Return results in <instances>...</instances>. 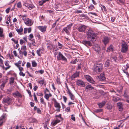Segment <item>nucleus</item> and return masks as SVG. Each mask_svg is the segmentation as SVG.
Returning <instances> with one entry per match:
<instances>
[{
  "label": "nucleus",
  "mask_w": 129,
  "mask_h": 129,
  "mask_svg": "<svg viewBox=\"0 0 129 129\" xmlns=\"http://www.w3.org/2000/svg\"><path fill=\"white\" fill-rule=\"evenodd\" d=\"M87 38L90 40L92 42L95 41L96 40V34L93 32L91 29L88 30L86 31Z\"/></svg>",
  "instance_id": "nucleus-1"
},
{
  "label": "nucleus",
  "mask_w": 129,
  "mask_h": 129,
  "mask_svg": "<svg viewBox=\"0 0 129 129\" xmlns=\"http://www.w3.org/2000/svg\"><path fill=\"white\" fill-rule=\"evenodd\" d=\"M103 64L102 63L97 64L94 66L95 72L97 73L101 72L103 69Z\"/></svg>",
  "instance_id": "nucleus-2"
},
{
  "label": "nucleus",
  "mask_w": 129,
  "mask_h": 129,
  "mask_svg": "<svg viewBox=\"0 0 129 129\" xmlns=\"http://www.w3.org/2000/svg\"><path fill=\"white\" fill-rule=\"evenodd\" d=\"M3 102L8 105L11 104L13 102V99L8 96H6L3 99Z\"/></svg>",
  "instance_id": "nucleus-3"
},
{
  "label": "nucleus",
  "mask_w": 129,
  "mask_h": 129,
  "mask_svg": "<svg viewBox=\"0 0 129 129\" xmlns=\"http://www.w3.org/2000/svg\"><path fill=\"white\" fill-rule=\"evenodd\" d=\"M23 5L27 7L29 10H31L35 7L34 5L30 0H28L26 1L23 4Z\"/></svg>",
  "instance_id": "nucleus-4"
},
{
  "label": "nucleus",
  "mask_w": 129,
  "mask_h": 129,
  "mask_svg": "<svg viewBox=\"0 0 129 129\" xmlns=\"http://www.w3.org/2000/svg\"><path fill=\"white\" fill-rule=\"evenodd\" d=\"M121 46H122V48L121 51L122 52L125 53L127 51L128 47L126 42H123Z\"/></svg>",
  "instance_id": "nucleus-5"
},
{
  "label": "nucleus",
  "mask_w": 129,
  "mask_h": 129,
  "mask_svg": "<svg viewBox=\"0 0 129 129\" xmlns=\"http://www.w3.org/2000/svg\"><path fill=\"white\" fill-rule=\"evenodd\" d=\"M25 23L28 26H30L32 25L33 23V22L29 18H25L22 19Z\"/></svg>",
  "instance_id": "nucleus-6"
},
{
  "label": "nucleus",
  "mask_w": 129,
  "mask_h": 129,
  "mask_svg": "<svg viewBox=\"0 0 129 129\" xmlns=\"http://www.w3.org/2000/svg\"><path fill=\"white\" fill-rule=\"evenodd\" d=\"M57 60H62L65 61H67V58L60 52H59L58 54L57 57Z\"/></svg>",
  "instance_id": "nucleus-7"
},
{
  "label": "nucleus",
  "mask_w": 129,
  "mask_h": 129,
  "mask_svg": "<svg viewBox=\"0 0 129 129\" xmlns=\"http://www.w3.org/2000/svg\"><path fill=\"white\" fill-rule=\"evenodd\" d=\"M72 24L71 23L67 25L66 27L63 28V30L68 35H69L71 29Z\"/></svg>",
  "instance_id": "nucleus-8"
},
{
  "label": "nucleus",
  "mask_w": 129,
  "mask_h": 129,
  "mask_svg": "<svg viewBox=\"0 0 129 129\" xmlns=\"http://www.w3.org/2000/svg\"><path fill=\"white\" fill-rule=\"evenodd\" d=\"M54 106L57 108L56 111L57 112H59L60 111V109L61 108V106L59 103L57 102V101L55 99L54 100Z\"/></svg>",
  "instance_id": "nucleus-9"
},
{
  "label": "nucleus",
  "mask_w": 129,
  "mask_h": 129,
  "mask_svg": "<svg viewBox=\"0 0 129 129\" xmlns=\"http://www.w3.org/2000/svg\"><path fill=\"white\" fill-rule=\"evenodd\" d=\"M76 84L77 85L81 87H84L85 86V82L80 80H77L76 81Z\"/></svg>",
  "instance_id": "nucleus-10"
},
{
  "label": "nucleus",
  "mask_w": 129,
  "mask_h": 129,
  "mask_svg": "<svg viewBox=\"0 0 129 129\" xmlns=\"http://www.w3.org/2000/svg\"><path fill=\"white\" fill-rule=\"evenodd\" d=\"M85 78L87 81L90 83L93 84L95 83L96 82L94 81L92 78L89 76L86 75L85 76Z\"/></svg>",
  "instance_id": "nucleus-11"
},
{
  "label": "nucleus",
  "mask_w": 129,
  "mask_h": 129,
  "mask_svg": "<svg viewBox=\"0 0 129 129\" xmlns=\"http://www.w3.org/2000/svg\"><path fill=\"white\" fill-rule=\"evenodd\" d=\"M81 43L87 47L88 46H91L92 45V43L90 41H89L84 40L82 41Z\"/></svg>",
  "instance_id": "nucleus-12"
},
{
  "label": "nucleus",
  "mask_w": 129,
  "mask_h": 129,
  "mask_svg": "<svg viewBox=\"0 0 129 129\" xmlns=\"http://www.w3.org/2000/svg\"><path fill=\"white\" fill-rule=\"evenodd\" d=\"M86 26L84 25L80 26L78 27V29L79 32H83L85 31Z\"/></svg>",
  "instance_id": "nucleus-13"
},
{
  "label": "nucleus",
  "mask_w": 129,
  "mask_h": 129,
  "mask_svg": "<svg viewBox=\"0 0 129 129\" xmlns=\"http://www.w3.org/2000/svg\"><path fill=\"white\" fill-rule=\"evenodd\" d=\"M128 64L124 66H123V72L125 73L127 75H128V74L127 71V69L128 68H129V66L128 65Z\"/></svg>",
  "instance_id": "nucleus-14"
},
{
  "label": "nucleus",
  "mask_w": 129,
  "mask_h": 129,
  "mask_svg": "<svg viewBox=\"0 0 129 129\" xmlns=\"http://www.w3.org/2000/svg\"><path fill=\"white\" fill-rule=\"evenodd\" d=\"M97 77L99 78V80L101 81H104L106 79L104 75L102 73H101L100 76H98Z\"/></svg>",
  "instance_id": "nucleus-15"
},
{
  "label": "nucleus",
  "mask_w": 129,
  "mask_h": 129,
  "mask_svg": "<svg viewBox=\"0 0 129 129\" xmlns=\"http://www.w3.org/2000/svg\"><path fill=\"white\" fill-rule=\"evenodd\" d=\"M117 106L119 111H122L123 110V104L121 102L118 103H117Z\"/></svg>",
  "instance_id": "nucleus-16"
},
{
  "label": "nucleus",
  "mask_w": 129,
  "mask_h": 129,
  "mask_svg": "<svg viewBox=\"0 0 129 129\" xmlns=\"http://www.w3.org/2000/svg\"><path fill=\"white\" fill-rule=\"evenodd\" d=\"M37 28L39 29L41 32L43 33H45L46 31V29L47 27L46 26H39L37 27Z\"/></svg>",
  "instance_id": "nucleus-17"
},
{
  "label": "nucleus",
  "mask_w": 129,
  "mask_h": 129,
  "mask_svg": "<svg viewBox=\"0 0 129 129\" xmlns=\"http://www.w3.org/2000/svg\"><path fill=\"white\" fill-rule=\"evenodd\" d=\"M56 119L54 121L52 122V124L53 126H55L57 123L59 122L61 120L57 118H56Z\"/></svg>",
  "instance_id": "nucleus-18"
},
{
  "label": "nucleus",
  "mask_w": 129,
  "mask_h": 129,
  "mask_svg": "<svg viewBox=\"0 0 129 129\" xmlns=\"http://www.w3.org/2000/svg\"><path fill=\"white\" fill-rule=\"evenodd\" d=\"M94 49L96 52L99 53L100 49L99 46L98 45H96L94 48Z\"/></svg>",
  "instance_id": "nucleus-19"
},
{
  "label": "nucleus",
  "mask_w": 129,
  "mask_h": 129,
  "mask_svg": "<svg viewBox=\"0 0 129 129\" xmlns=\"http://www.w3.org/2000/svg\"><path fill=\"white\" fill-rule=\"evenodd\" d=\"M109 39L108 37H105L104 38L103 41L104 44L106 45L109 42Z\"/></svg>",
  "instance_id": "nucleus-20"
},
{
  "label": "nucleus",
  "mask_w": 129,
  "mask_h": 129,
  "mask_svg": "<svg viewBox=\"0 0 129 129\" xmlns=\"http://www.w3.org/2000/svg\"><path fill=\"white\" fill-rule=\"evenodd\" d=\"M106 103V102L104 101L100 103H99L98 104V105L99 107L100 108H101L104 106Z\"/></svg>",
  "instance_id": "nucleus-21"
},
{
  "label": "nucleus",
  "mask_w": 129,
  "mask_h": 129,
  "mask_svg": "<svg viewBox=\"0 0 129 129\" xmlns=\"http://www.w3.org/2000/svg\"><path fill=\"white\" fill-rule=\"evenodd\" d=\"M52 96L51 94L49 93V94H45L44 96V98L46 99L47 101L49 100V97H51Z\"/></svg>",
  "instance_id": "nucleus-22"
},
{
  "label": "nucleus",
  "mask_w": 129,
  "mask_h": 129,
  "mask_svg": "<svg viewBox=\"0 0 129 129\" xmlns=\"http://www.w3.org/2000/svg\"><path fill=\"white\" fill-rule=\"evenodd\" d=\"M67 93L69 94L71 99L72 100H74L75 99V96L71 91H69V92H67Z\"/></svg>",
  "instance_id": "nucleus-23"
},
{
  "label": "nucleus",
  "mask_w": 129,
  "mask_h": 129,
  "mask_svg": "<svg viewBox=\"0 0 129 129\" xmlns=\"http://www.w3.org/2000/svg\"><path fill=\"white\" fill-rule=\"evenodd\" d=\"M14 95H15L16 96H18L19 97L21 98L22 97V95L18 91H16L15 92L13 93Z\"/></svg>",
  "instance_id": "nucleus-24"
},
{
  "label": "nucleus",
  "mask_w": 129,
  "mask_h": 129,
  "mask_svg": "<svg viewBox=\"0 0 129 129\" xmlns=\"http://www.w3.org/2000/svg\"><path fill=\"white\" fill-rule=\"evenodd\" d=\"M94 88L90 85H88L85 87V90L86 91H88V89L92 90L94 89Z\"/></svg>",
  "instance_id": "nucleus-25"
},
{
  "label": "nucleus",
  "mask_w": 129,
  "mask_h": 129,
  "mask_svg": "<svg viewBox=\"0 0 129 129\" xmlns=\"http://www.w3.org/2000/svg\"><path fill=\"white\" fill-rule=\"evenodd\" d=\"M7 82V79H6L5 81H3L2 82V84L1 85V89H3L5 87L6 83Z\"/></svg>",
  "instance_id": "nucleus-26"
},
{
  "label": "nucleus",
  "mask_w": 129,
  "mask_h": 129,
  "mask_svg": "<svg viewBox=\"0 0 129 129\" xmlns=\"http://www.w3.org/2000/svg\"><path fill=\"white\" fill-rule=\"evenodd\" d=\"M79 76V74L78 73H75L73 74L72 75L71 77V78L72 79L75 78Z\"/></svg>",
  "instance_id": "nucleus-27"
},
{
  "label": "nucleus",
  "mask_w": 129,
  "mask_h": 129,
  "mask_svg": "<svg viewBox=\"0 0 129 129\" xmlns=\"http://www.w3.org/2000/svg\"><path fill=\"white\" fill-rule=\"evenodd\" d=\"M16 31L18 33V34L20 35H21V32H22L23 31V29L22 27L21 26L19 29H16Z\"/></svg>",
  "instance_id": "nucleus-28"
},
{
  "label": "nucleus",
  "mask_w": 129,
  "mask_h": 129,
  "mask_svg": "<svg viewBox=\"0 0 129 129\" xmlns=\"http://www.w3.org/2000/svg\"><path fill=\"white\" fill-rule=\"evenodd\" d=\"M110 62L111 61L110 60H108L107 61L105 64V67H108L110 65Z\"/></svg>",
  "instance_id": "nucleus-29"
},
{
  "label": "nucleus",
  "mask_w": 129,
  "mask_h": 129,
  "mask_svg": "<svg viewBox=\"0 0 129 129\" xmlns=\"http://www.w3.org/2000/svg\"><path fill=\"white\" fill-rule=\"evenodd\" d=\"M119 98L116 96H113L112 99V100L114 102H116L119 101L120 100Z\"/></svg>",
  "instance_id": "nucleus-30"
},
{
  "label": "nucleus",
  "mask_w": 129,
  "mask_h": 129,
  "mask_svg": "<svg viewBox=\"0 0 129 129\" xmlns=\"http://www.w3.org/2000/svg\"><path fill=\"white\" fill-rule=\"evenodd\" d=\"M0 66L2 67L3 69H4L5 68L4 66L3 61L1 58H0Z\"/></svg>",
  "instance_id": "nucleus-31"
},
{
  "label": "nucleus",
  "mask_w": 129,
  "mask_h": 129,
  "mask_svg": "<svg viewBox=\"0 0 129 129\" xmlns=\"http://www.w3.org/2000/svg\"><path fill=\"white\" fill-rule=\"evenodd\" d=\"M3 29L2 28L0 27V37H3L4 36L3 34Z\"/></svg>",
  "instance_id": "nucleus-32"
},
{
  "label": "nucleus",
  "mask_w": 129,
  "mask_h": 129,
  "mask_svg": "<svg viewBox=\"0 0 129 129\" xmlns=\"http://www.w3.org/2000/svg\"><path fill=\"white\" fill-rule=\"evenodd\" d=\"M10 80L9 82V83L11 85L12 84H13L14 82V78L13 77H11L10 78Z\"/></svg>",
  "instance_id": "nucleus-33"
},
{
  "label": "nucleus",
  "mask_w": 129,
  "mask_h": 129,
  "mask_svg": "<svg viewBox=\"0 0 129 129\" xmlns=\"http://www.w3.org/2000/svg\"><path fill=\"white\" fill-rule=\"evenodd\" d=\"M40 102L41 103L45 105H46V102L44 101V99L43 98H41L40 99Z\"/></svg>",
  "instance_id": "nucleus-34"
},
{
  "label": "nucleus",
  "mask_w": 129,
  "mask_h": 129,
  "mask_svg": "<svg viewBox=\"0 0 129 129\" xmlns=\"http://www.w3.org/2000/svg\"><path fill=\"white\" fill-rule=\"evenodd\" d=\"M31 62L32 67H35L37 66V64L35 61H32Z\"/></svg>",
  "instance_id": "nucleus-35"
},
{
  "label": "nucleus",
  "mask_w": 129,
  "mask_h": 129,
  "mask_svg": "<svg viewBox=\"0 0 129 129\" xmlns=\"http://www.w3.org/2000/svg\"><path fill=\"white\" fill-rule=\"evenodd\" d=\"M53 45L52 44H49L47 46L48 48L50 50L52 49L53 47Z\"/></svg>",
  "instance_id": "nucleus-36"
},
{
  "label": "nucleus",
  "mask_w": 129,
  "mask_h": 129,
  "mask_svg": "<svg viewBox=\"0 0 129 129\" xmlns=\"http://www.w3.org/2000/svg\"><path fill=\"white\" fill-rule=\"evenodd\" d=\"M108 49L110 51H113V45H111L108 48Z\"/></svg>",
  "instance_id": "nucleus-37"
},
{
  "label": "nucleus",
  "mask_w": 129,
  "mask_h": 129,
  "mask_svg": "<svg viewBox=\"0 0 129 129\" xmlns=\"http://www.w3.org/2000/svg\"><path fill=\"white\" fill-rule=\"evenodd\" d=\"M38 82L39 83L41 84V86H42L43 84L45 85L44 84V80H40Z\"/></svg>",
  "instance_id": "nucleus-38"
},
{
  "label": "nucleus",
  "mask_w": 129,
  "mask_h": 129,
  "mask_svg": "<svg viewBox=\"0 0 129 129\" xmlns=\"http://www.w3.org/2000/svg\"><path fill=\"white\" fill-rule=\"evenodd\" d=\"M89 9L90 10H92L93 9H94V7L93 5L91 4L90 5L89 8Z\"/></svg>",
  "instance_id": "nucleus-39"
},
{
  "label": "nucleus",
  "mask_w": 129,
  "mask_h": 129,
  "mask_svg": "<svg viewBox=\"0 0 129 129\" xmlns=\"http://www.w3.org/2000/svg\"><path fill=\"white\" fill-rule=\"evenodd\" d=\"M55 116L56 117H58L59 118V119L61 121L63 120V119L61 117V114H60L58 115H56Z\"/></svg>",
  "instance_id": "nucleus-40"
},
{
  "label": "nucleus",
  "mask_w": 129,
  "mask_h": 129,
  "mask_svg": "<svg viewBox=\"0 0 129 129\" xmlns=\"http://www.w3.org/2000/svg\"><path fill=\"white\" fill-rule=\"evenodd\" d=\"M22 62L21 61L19 60L18 61L17 63H16L14 64L17 67V65L18 66H21L20 64Z\"/></svg>",
  "instance_id": "nucleus-41"
},
{
  "label": "nucleus",
  "mask_w": 129,
  "mask_h": 129,
  "mask_svg": "<svg viewBox=\"0 0 129 129\" xmlns=\"http://www.w3.org/2000/svg\"><path fill=\"white\" fill-rule=\"evenodd\" d=\"M17 67L19 68V71H20L23 70V68L22 67H21V66H18L17 65Z\"/></svg>",
  "instance_id": "nucleus-42"
},
{
  "label": "nucleus",
  "mask_w": 129,
  "mask_h": 129,
  "mask_svg": "<svg viewBox=\"0 0 129 129\" xmlns=\"http://www.w3.org/2000/svg\"><path fill=\"white\" fill-rule=\"evenodd\" d=\"M5 114H3L0 117V121H2L3 119L5 118Z\"/></svg>",
  "instance_id": "nucleus-43"
},
{
  "label": "nucleus",
  "mask_w": 129,
  "mask_h": 129,
  "mask_svg": "<svg viewBox=\"0 0 129 129\" xmlns=\"http://www.w3.org/2000/svg\"><path fill=\"white\" fill-rule=\"evenodd\" d=\"M74 115H71V119L74 121H75V117L74 116Z\"/></svg>",
  "instance_id": "nucleus-44"
},
{
  "label": "nucleus",
  "mask_w": 129,
  "mask_h": 129,
  "mask_svg": "<svg viewBox=\"0 0 129 129\" xmlns=\"http://www.w3.org/2000/svg\"><path fill=\"white\" fill-rule=\"evenodd\" d=\"M17 7L18 8H20L21 7V3L20 2H19L17 4Z\"/></svg>",
  "instance_id": "nucleus-45"
},
{
  "label": "nucleus",
  "mask_w": 129,
  "mask_h": 129,
  "mask_svg": "<svg viewBox=\"0 0 129 129\" xmlns=\"http://www.w3.org/2000/svg\"><path fill=\"white\" fill-rule=\"evenodd\" d=\"M123 96L125 98H129V96L128 95H127V94L126 93V92L125 91V92L124 93Z\"/></svg>",
  "instance_id": "nucleus-46"
},
{
  "label": "nucleus",
  "mask_w": 129,
  "mask_h": 129,
  "mask_svg": "<svg viewBox=\"0 0 129 129\" xmlns=\"http://www.w3.org/2000/svg\"><path fill=\"white\" fill-rule=\"evenodd\" d=\"M21 49L23 51H26L27 49L26 46H22Z\"/></svg>",
  "instance_id": "nucleus-47"
},
{
  "label": "nucleus",
  "mask_w": 129,
  "mask_h": 129,
  "mask_svg": "<svg viewBox=\"0 0 129 129\" xmlns=\"http://www.w3.org/2000/svg\"><path fill=\"white\" fill-rule=\"evenodd\" d=\"M70 107H68L65 110V111L67 112H70Z\"/></svg>",
  "instance_id": "nucleus-48"
},
{
  "label": "nucleus",
  "mask_w": 129,
  "mask_h": 129,
  "mask_svg": "<svg viewBox=\"0 0 129 129\" xmlns=\"http://www.w3.org/2000/svg\"><path fill=\"white\" fill-rule=\"evenodd\" d=\"M102 111V109H96L95 111V112L96 113H99V112H100Z\"/></svg>",
  "instance_id": "nucleus-49"
},
{
  "label": "nucleus",
  "mask_w": 129,
  "mask_h": 129,
  "mask_svg": "<svg viewBox=\"0 0 129 129\" xmlns=\"http://www.w3.org/2000/svg\"><path fill=\"white\" fill-rule=\"evenodd\" d=\"M19 74L20 76H22L23 77H24L25 76V74L23 73L22 71H20V72Z\"/></svg>",
  "instance_id": "nucleus-50"
},
{
  "label": "nucleus",
  "mask_w": 129,
  "mask_h": 129,
  "mask_svg": "<svg viewBox=\"0 0 129 129\" xmlns=\"http://www.w3.org/2000/svg\"><path fill=\"white\" fill-rule=\"evenodd\" d=\"M40 51H41L40 49L37 50V53L39 56H40L41 55V54L40 53Z\"/></svg>",
  "instance_id": "nucleus-51"
},
{
  "label": "nucleus",
  "mask_w": 129,
  "mask_h": 129,
  "mask_svg": "<svg viewBox=\"0 0 129 129\" xmlns=\"http://www.w3.org/2000/svg\"><path fill=\"white\" fill-rule=\"evenodd\" d=\"M101 6H102L101 8L102 9L103 8L104 9V11H107V10L106 8L103 5H101Z\"/></svg>",
  "instance_id": "nucleus-52"
},
{
  "label": "nucleus",
  "mask_w": 129,
  "mask_h": 129,
  "mask_svg": "<svg viewBox=\"0 0 129 129\" xmlns=\"http://www.w3.org/2000/svg\"><path fill=\"white\" fill-rule=\"evenodd\" d=\"M77 60L75 59L74 60H72L71 62V63L73 64H75L76 63Z\"/></svg>",
  "instance_id": "nucleus-53"
},
{
  "label": "nucleus",
  "mask_w": 129,
  "mask_h": 129,
  "mask_svg": "<svg viewBox=\"0 0 129 129\" xmlns=\"http://www.w3.org/2000/svg\"><path fill=\"white\" fill-rule=\"evenodd\" d=\"M37 95L39 96H43V94L41 92H40L39 93H37Z\"/></svg>",
  "instance_id": "nucleus-54"
},
{
  "label": "nucleus",
  "mask_w": 129,
  "mask_h": 129,
  "mask_svg": "<svg viewBox=\"0 0 129 129\" xmlns=\"http://www.w3.org/2000/svg\"><path fill=\"white\" fill-rule=\"evenodd\" d=\"M11 40L13 41L15 44H17L18 43V40L15 41L14 38L11 39Z\"/></svg>",
  "instance_id": "nucleus-55"
},
{
  "label": "nucleus",
  "mask_w": 129,
  "mask_h": 129,
  "mask_svg": "<svg viewBox=\"0 0 129 129\" xmlns=\"http://www.w3.org/2000/svg\"><path fill=\"white\" fill-rule=\"evenodd\" d=\"M26 91L29 94V96H30L31 97V93L30 91L29 90H26Z\"/></svg>",
  "instance_id": "nucleus-56"
},
{
  "label": "nucleus",
  "mask_w": 129,
  "mask_h": 129,
  "mask_svg": "<svg viewBox=\"0 0 129 129\" xmlns=\"http://www.w3.org/2000/svg\"><path fill=\"white\" fill-rule=\"evenodd\" d=\"M24 43V41L20 39V43L21 45H22Z\"/></svg>",
  "instance_id": "nucleus-57"
},
{
  "label": "nucleus",
  "mask_w": 129,
  "mask_h": 129,
  "mask_svg": "<svg viewBox=\"0 0 129 129\" xmlns=\"http://www.w3.org/2000/svg\"><path fill=\"white\" fill-rule=\"evenodd\" d=\"M30 66H31V64H30V63L29 62H27V64H26L27 67V68H30Z\"/></svg>",
  "instance_id": "nucleus-58"
},
{
  "label": "nucleus",
  "mask_w": 129,
  "mask_h": 129,
  "mask_svg": "<svg viewBox=\"0 0 129 129\" xmlns=\"http://www.w3.org/2000/svg\"><path fill=\"white\" fill-rule=\"evenodd\" d=\"M62 98H63L64 100V101L65 102V103H66V101L67 100V99L66 97L64 96H62Z\"/></svg>",
  "instance_id": "nucleus-59"
},
{
  "label": "nucleus",
  "mask_w": 129,
  "mask_h": 129,
  "mask_svg": "<svg viewBox=\"0 0 129 129\" xmlns=\"http://www.w3.org/2000/svg\"><path fill=\"white\" fill-rule=\"evenodd\" d=\"M25 56H26L27 55V52L26 51H23V54Z\"/></svg>",
  "instance_id": "nucleus-60"
},
{
  "label": "nucleus",
  "mask_w": 129,
  "mask_h": 129,
  "mask_svg": "<svg viewBox=\"0 0 129 129\" xmlns=\"http://www.w3.org/2000/svg\"><path fill=\"white\" fill-rule=\"evenodd\" d=\"M58 45L59 46V47L60 48H61L62 46H63L59 42L58 43Z\"/></svg>",
  "instance_id": "nucleus-61"
},
{
  "label": "nucleus",
  "mask_w": 129,
  "mask_h": 129,
  "mask_svg": "<svg viewBox=\"0 0 129 129\" xmlns=\"http://www.w3.org/2000/svg\"><path fill=\"white\" fill-rule=\"evenodd\" d=\"M44 93L45 94H47L46 92H48L49 93V91L48 90V89L47 88H46L45 90L44 91Z\"/></svg>",
  "instance_id": "nucleus-62"
},
{
  "label": "nucleus",
  "mask_w": 129,
  "mask_h": 129,
  "mask_svg": "<svg viewBox=\"0 0 129 129\" xmlns=\"http://www.w3.org/2000/svg\"><path fill=\"white\" fill-rule=\"evenodd\" d=\"M10 9V8H8L6 10V11L7 13H9Z\"/></svg>",
  "instance_id": "nucleus-63"
},
{
  "label": "nucleus",
  "mask_w": 129,
  "mask_h": 129,
  "mask_svg": "<svg viewBox=\"0 0 129 129\" xmlns=\"http://www.w3.org/2000/svg\"><path fill=\"white\" fill-rule=\"evenodd\" d=\"M115 17H112L111 18V20L112 22H113L115 20Z\"/></svg>",
  "instance_id": "nucleus-64"
}]
</instances>
